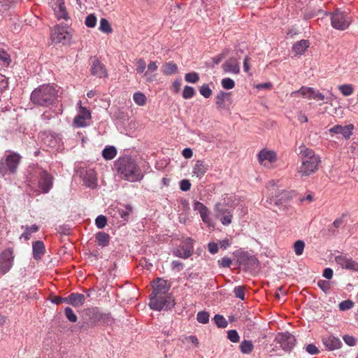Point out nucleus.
<instances>
[{
  "label": "nucleus",
  "instance_id": "59",
  "mask_svg": "<svg viewBox=\"0 0 358 358\" xmlns=\"http://www.w3.org/2000/svg\"><path fill=\"white\" fill-rule=\"evenodd\" d=\"M228 53V50H223L222 52L216 55L215 57H212V60L215 64L217 65L220 63V62L224 59L227 54Z\"/></svg>",
  "mask_w": 358,
  "mask_h": 358
},
{
  "label": "nucleus",
  "instance_id": "4",
  "mask_svg": "<svg viewBox=\"0 0 358 358\" xmlns=\"http://www.w3.org/2000/svg\"><path fill=\"white\" fill-rule=\"evenodd\" d=\"M7 152L8 154L0 159V177L15 175L22 160V156L19 153Z\"/></svg>",
  "mask_w": 358,
  "mask_h": 358
},
{
  "label": "nucleus",
  "instance_id": "62",
  "mask_svg": "<svg viewBox=\"0 0 358 358\" xmlns=\"http://www.w3.org/2000/svg\"><path fill=\"white\" fill-rule=\"evenodd\" d=\"M191 183L189 180L183 179L180 182V189L183 192H187L190 189Z\"/></svg>",
  "mask_w": 358,
  "mask_h": 358
},
{
  "label": "nucleus",
  "instance_id": "25",
  "mask_svg": "<svg viewBox=\"0 0 358 358\" xmlns=\"http://www.w3.org/2000/svg\"><path fill=\"white\" fill-rule=\"evenodd\" d=\"M241 264L249 268H256L258 266L259 261L255 256H250L248 253L243 254L240 258Z\"/></svg>",
  "mask_w": 358,
  "mask_h": 358
},
{
  "label": "nucleus",
  "instance_id": "64",
  "mask_svg": "<svg viewBox=\"0 0 358 358\" xmlns=\"http://www.w3.org/2000/svg\"><path fill=\"white\" fill-rule=\"evenodd\" d=\"M13 4V1L10 0H0V6L3 11L8 10Z\"/></svg>",
  "mask_w": 358,
  "mask_h": 358
},
{
  "label": "nucleus",
  "instance_id": "56",
  "mask_svg": "<svg viewBox=\"0 0 358 358\" xmlns=\"http://www.w3.org/2000/svg\"><path fill=\"white\" fill-rule=\"evenodd\" d=\"M199 214H200L202 221L204 223L208 224L210 223L211 219L209 217L210 211L208 209V208H206L205 209H203V210L201 211V213H199Z\"/></svg>",
  "mask_w": 358,
  "mask_h": 358
},
{
  "label": "nucleus",
  "instance_id": "12",
  "mask_svg": "<svg viewBox=\"0 0 358 358\" xmlns=\"http://www.w3.org/2000/svg\"><path fill=\"white\" fill-rule=\"evenodd\" d=\"M277 342L285 351H290L295 345V337L289 332L279 334L276 337Z\"/></svg>",
  "mask_w": 358,
  "mask_h": 358
},
{
  "label": "nucleus",
  "instance_id": "8",
  "mask_svg": "<svg viewBox=\"0 0 358 358\" xmlns=\"http://www.w3.org/2000/svg\"><path fill=\"white\" fill-rule=\"evenodd\" d=\"M228 203L229 202L224 198V202L218 203L215 206L216 217L224 226L230 224L233 217L232 210L229 207Z\"/></svg>",
  "mask_w": 358,
  "mask_h": 358
},
{
  "label": "nucleus",
  "instance_id": "36",
  "mask_svg": "<svg viewBox=\"0 0 358 358\" xmlns=\"http://www.w3.org/2000/svg\"><path fill=\"white\" fill-rule=\"evenodd\" d=\"M229 93L224 92H220L215 97V103L219 109L224 107V101L229 96Z\"/></svg>",
  "mask_w": 358,
  "mask_h": 358
},
{
  "label": "nucleus",
  "instance_id": "10",
  "mask_svg": "<svg viewBox=\"0 0 358 358\" xmlns=\"http://www.w3.org/2000/svg\"><path fill=\"white\" fill-rule=\"evenodd\" d=\"M193 243L194 240L192 238H186L180 245L173 250V255L182 259L189 258L193 254Z\"/></svg>",
  "mask_w": 358,
  "mask_h": 358
},
{
  "label": "nucleus",
  "instance_id": "58",
  "mask_svg": "<svg viewBox=\"0 0 358 358\" xmlns=\"http://www.w3.org/2000/svg\"><path fill=\"white\" fill-rule=\"evenodd\" d=\"M343 339L349 346H355L356 345L357 339L352 336L344 335Z\"/></svg>",
  "mask_w": 358,
  "mask_h": 358
},
{
  "label": "nucleus",
  "instance_id": "57",
  "mask_svg": "<svg viewBox=\"0 0 358 358\" xmlns=\"http://www.w3.org/2000/svg\"><path fill=\"white\" fill-rule=\"evenodd\" d=\"M50 301L57 305H59L62 303H69L68 296L67 297H62V296H52L50 298Z\"/></svg>",
  "mask_w": 358,
  "mask_h": 358
},
{
  "label": "nucleus",
  "instance_id": "20",
  "mask_svg": "<svg viewBox=\"0 0 358 358\" xmlns=\"http://www.w3.org/2000/svg\"><path fill=\"white\" fill-rule=\"evenodd\" d=\"M322 343L325 348L331 351L341 348L343 345L341 340L333 335L323 337Z\"/></svg>",
  "mask_w": 358,
  "mask_h": 358
},
{
  "label": "nucleus",
  "instance_id": "21",
  "mask_svg": "<svg viewBox=\"0 0 358 358\" xmlns=\"http://www.w3.org/2000/svg\"><path fill=\"white\" fill-rule=\"evenodd\" d=\"M258 160L262 165L266 166V162L271 164L276 160V154L273 151L262 150L258 154Z\"/></svg>",
  "mask_w": 358,
  "mask_h": 358
},
{
  "label": "nucleus",
  "instance_id": "53",
  "mask_svg": "<svg viewBox=\"0 0 358 358\" xmlns=\"http://www.w3.org/2000/svg\"><path fill=\"white\" fill-rule=\"evenodd\" d=\"M308 99L323 101L324 99V95L320 93L319 91L312 88V91H310V94L308 95Z\"/></svg>",
  "mask_w": 358,
  "mask_h": 358
},
{
  "label": "nucleus",
  "instance_id": "45",
  "mask_svg": "<svg viewBox=\"0 0 358 358\" xmlns=\"http://www.w3.org/2000/svg\"><path fill=\"white\" fill-rule=\"evenodd\" d=\"M185 80L190 83H196L199 80V73L196 72L186 73L185 76Z\"/></svg>",
  "mask_w": 358,
  "mask_h": 358
},
{
  "label": "nucleus",
  "instance_id": "54",
  "mask_svg": "<svg viewBox=\"0 0 358 358\" xmlns=\"http://www.w3.org/2000/svg\"><path fill=\"white\" fill-rule=\"evenodd\" d=\"M234 293L236 298H238L241 300H245V292L244 287L242 286H236L234 287Z\"/></svg>",
  "mask_w": 358,
  "mask_h": 358
},
{
  "label": "nucleus",
  "instance_id": "2",
  "mask_svg": "<svg viewBox=\"0 0 358 358\" xmlns=\"http://www.w3.org/2000/svg\"><path fill=\"white\" fill-rule=\"evenodd\" d=\"M58 91L50 84L36 88L30 95L31 101L39 106L48 107L57 102Z\"/></svg>",
  "mask_w": 358,
  "mask_h": 358
},
{
  "label": "nucleus",
  "instance_id": "23",
  "mask_svg": "<svg viewBox=\"0 0 358 358\" xmlns=\"http://www.w3.org/2000/svg\"><path fill=\"white\" fill-rule=\"evenodd\" d=\"M91 118V113L86 108L80 107L78 115L74 119V123L80 127L86 126L85 120Z\"/></svg>",
  "mask_w": 358,
  "mask_h": 358
},
{
  "label": "nucleus",
  "instance_id": "26",
  "mask_svg": "<svg viewBox=\"0 0 358 358\" xmlns=\"http://www.w3.org/2000/svg\"><path fill=\"white\" fill-rule=\"evenodd\" d=\"M69 304L74 306L79 307L83 306L85 301V296L83 294L73 292L68 296Z\"/></svg>",
  "mask_w": 358,
  "mask_h": 358
},
{
  "label": "nucleus",
  "instance_id": "40",
  "mask_svg": "<svg viewBox=\"0 0 358 358\" xmlns=\"http://www.w3.org/2000/svg\"><path fill=\"white\" fill-rule=\"evenodd\" d=\"M215 323L219 328H225L227 326V322L225 318L219 314L215 315L213 318Z\"/></svg>",
  "mask_w": 358,
  "mask_h": 358
},
{
  "label": "nucleus",
  "instance_id": "15",
  "mask_svg": "<svg viewBox=\"0 0 358 358\" xmlns=\"http://www.w3.org/2000/svg\"><path fill=\"white\" fill-rule=\"evenodd\" d=\"M80 177L83 178V180L85 186L92 189H94L97 186L96 176L95 172L92 169L81 171Z\"/></svg>",
  "mask_w": 358,
  "mask_h": 358
},
{
  "label": "nucleus",
  "instance_id": "28",
  "mask_svg": "<svg viewBox=\"0 0 358 358\" xmlns=\"http://www.w3.org/2000/svg\"><path fill=\"white\" fill-rule=\"evenodd\" d=\"M54 10L58 19H68V13L64 6V0H57L56 7Z\"/></svg>",
  "mask_w": 358,
  "mask_h": 358
},
{
  "label": "nucleus",
  "instance_id": "47",
  "mask_svg": "<svg viewBox=\"0 0 358 358\" xmlns=\"http://www.w3.org/2000/svg\"><path fill=\"white\" fill-rule=\"evenodd\" d=\"M317 286L326 294L328 293L331 289V283L328 280H318Z\"/></svg>",
  "mask_w": 358,
  "mask_h": 358
},
{
  "label": "nucleus",
  "instance_id": "6",
  "mask_svg": "<svg viewBox=\"0 0 358 358\" xmlns=\"http://www.w3.org/2000/svg\"><path fill=\"white\" fill-rule=\"evenodd\" d=\"M175 303L171 295H150L149 306L152 310H170L174 306Z\"/></svg>",
  "mask_w": 358,
  "mask_h": 358
},
{
  "label": "nucleus",
  "instance_id": "43",
  "mask_svg": "<svg viewBox=\"0 0 358 358\" xmlns=\"http://www.w3.org/2000/svg\"><path fill=\"white\" fill-rule=\"evenodd\" d=\"M200 94L205 98L208 99L212 95V90L208 84H203L199 87Z\"/></svg>",
  "mask_w": 358,
  "mask_h": 358
},
{
  "label": "nucleus",
  "instance_id": "63",
  "mask_svg": "<svg viewBox=\"0 0 358 358\" xmlns=\"http://www.w3.org/2000/svg\"><path fill=\"white\" fill-rule=\"evenodd\" d=\"M306 350L310 355H317L320 352L318 348L314 344H308L306 346Z\"/></svg>",
  "mask_w": 358,
  "mask_h": 358
},
{
  "label": "nucleus",
  "instance_id": "32",
  "mask_svg": "<svg viewBox=\"0 0 358 358\" xmlns=\"http://www.w3.org/2000/svg\"><path fill=\"white\" fill-rule=\"evenodd\" d=\"M22 229L24 228V232L21 235L20 238H24L26 241L30 239L31 234L33 233H36L39 230V227L36 224H33L31 226H22Z\"/></svg>",
  "mask_w": 358,
  "mask_h": 358
},
{
  "label": "nucleus",
  "instance_id": "29",
  "mask_svg": "<svg viewBox=\"0 0 358 358\" xmlns=\"http://www.w3.org/2000/svg\"><path fill=\"white\" fill-rule=\"evenodd\" d=\"M309 45L310 43L308 40L302 39L293 45L292 51L296 55H302L306 52Z\"/></svg>",
  "mask_w": 358,
  "mask_h": 358
},
{
  "label": "nucleus",
  "instance_id": "16",
  "mask_svg": "<svg viewBox=\"0 0 358 358\" xmlns=\"http://www.w3.org/2000/svg\"><path fill=\"white\" fill-rule=\"evenodd\" d=\"M91 320H93L94 322L106 324H110L113 322V319L110 313H102L97 309L93 310Z\"/></svg>",
  "mask_w": 358,
  "mask_h": 358
},
{
  "label": "nucleus",
  "instance_id": "7",
  "mask_svg": "<svg viewBox=\"0 0 358 358\" xmlns=\"http://www.w3.org/2000/svg\"><path fill=\"white\" fill-rule=\"evenodd\" d=\"M350 23L351 18L347 12L336 8L331 13V24L334 29L345 30L350 26Z\"/></svg>",
  "mask_w": 358,
  "mask_h": 358
},
{
  "label": "nucleus",
  "instance_id": "50",
  "mask_svg": "<svg viewBox=\"0 0 358 358\" xmlns=\"http://www.w3.org/2000/svg\"><path fill=\"white\" fill-rule=\"evenodd\" d=\"M95 224L98 229H103L107 224V218L106 216L100 215L95 220Z\"/></svg>",
  "mask_w": 358,
  "mask_h": 358
},
{
  "label": "nucleus",
  "instance_id": "18",
  "mask_svg": "<svg viewBox=\"0 0 358 358\" xmlns=\"http://www.w3.org/2000/svg\"><path fill=\"white\" fill-rule=\"evenodd\" d=\"M353 129L354 126L352 124L346 126L336 124L329 129V132L336 134H341L345 138L348 139L352 135Z\"/></svg>",
  "mask_w": 358,
  "mask_h": 358
},
{
  "label": "nucleus",
  "instance_id": "17",
  "mask_svg": "<svg viewBox=\"0 0 358 358\" xmlns=\"http://www.w3.org/2000/svg\"><path fill=\"white\" fill-rule=\"evenodd\" d=\"M225 73L238 74L240 73V65L236 57H230L226 60L222 66Z\"/></svg>",
  "mask_w": 358,
  "mask_h": 358
},
{
  "label": "nucleus",
  "instance_id": "61",
  "mask_svg": "<svg viewBox=\"0 0 358 358\" xmlns=\"http://www.w3.org/2000/svg\"><path fill=\"white\" fill-rule=\"evenodd\" d=\"M218 264L221 267L229 268L231 264V260L229 257H224L218 260Z\"/></svg>",
  "mask_w": 358,
  "mask_h": 358
},
{
  "label": "nucleus",
  "instance_id": "37",
  "mask_svg": "<svg viewBox=\"0 0 358 358\" xmlns=\"http://www.w3.org/2000/svg\"><path fill=\"white\" fill-rule=\"evenodd\" d=\"M133 99L137 105L141 106H144L147 101L145 95L140 92L134 94Z\"/></svg>",
  "mask_w": 358,
  "mask_h": 358
},
{
  "label": "nucleus",
  "instance_id": "13",
  "mask_svg": "<svg viewBox=\"0 0 358 358\" xmlns=\"http://www.w3.org/2000/svg\"><path fill=\"white\" fill-rule=\"evenodd\" d=\"M271 197L270 203H274L275 205L282 204L289 201L292 196L293 193L287 190L275 189V192H271Z\"/></svg>",
  "mask_w": 358,
  "mask_h": 358
},
{
  "label": "nucleus",
  "instance_id": "49",
  "mask_svg": "<svg viewBox=\"0 0 358 358\" xmlns=\"http://www.w3.org/2000/svg\"><path fill=\"white\" fill-rule=\"evenodd\" d=\"M64 313L66 318L71 322H76L78 320V317L73 313V310L70 307H66L64 309Z\"/></svg>",
  "mask_w": 358,
  "mask_h": 358
},
{
  "label": "nucleus",
  "instance_id": "1",
  "mask_svg": "<svg viewBox=\"0 0 358 358\" xmlns=\"http://www.w3.org/2000/svg\"><path fill=\"white\" fill-rule=\"evenodd\" d=\"M115 166L118 174L124 180L134 182L141 181L144 177L140 166L130 157H120Z\"/></svg>",
  "mask_w": 358,
  "mask_h": 358
},
{
  "label": "nucleus",
  "instance_id": "44",
  "mask_svg": "<svg viewBox=\"0 0 358 358\" xmlns=\"http://www.w3.org/2000/svg\"><path fill=\"white\" fill-rule=\"evenodd\" d=\"M340 92L343 96H350L353 92V87L352 85H342L338 86Z\"/></svg>",
  "mask_w": 358,
  "mask_h": 358
},
{
  "label": "nucleus",
  "instance_id": "52",
  "mask_svg": "<svg viewBox=\"0 0 358 358\" xmlns=\"http://www.w3.org/2000/svg\"><path fill=\"white\" fill-rule=\"evenodd\" d=\"M0 61L4 66H8L11 62L9 55L3 50H0Z\"/></svg>",
  "mask_w": 358,
  "mask_h": 358
},
{
  "label": "nucleus",
  "instance_id": "55",
  "mask_svg": "<svg viewBox=\"0 0 358 358\" xmlns=\"http://www.w3.org/2000/svg\"><path fill=\"white\" fill-rule=\"evenodd\" d=\"M227 338L233 343H238L240 336L236 330H229L227 332Z\"/></svg>",
  "mask_w": 358,
  "mask_h": 358
},
{
  "label": "nucleus",
  "instance_id": "60",
  "mask_svg": "<svg viewBox=\"0 0 358 358\" xmlns=\"http://www.w3.org/2000/svg\"><path fill=\"white\" fill-rule=\"evenodd\" d=\"M136 71L138 73H142L146 67V64L144 59H138L136 62Z\"/></svg>",
  "mask_w": 358,
  "mask_h": 358
},
{
  "label": "nucleus",
  "instance_id": "9",
  "mask_svg": "<svg viewBox=\"0 0 358 358\" xmlns=\"http://www.w3.org/2000/svg\"><path fill=\"white\" fill-rule=\"evenodd\" d=\"M15 255L13 248H8L0 253V273H7L13 267Z\"/></svg>",
  "mask_w": 358,
  "mask_h": 358
},
{
  "label": "nucleus",
  "instance_id": "11",
  "mask_svg": "<svg viewBox=\"0 0 358 358\" xmlns=\"http://www.w3.org/2000/svg\"><path fill=\"white\" fill-rule=\"evenodd\" d=\"M70 34L66 31V28L62 26H57L52 29L51 39L55 43L66 44L70 40Z\"/></svg>",
  "mask_w": 358,
  "mask_h": 358
},
{
  "label": "nucleus",
  "instance_id": "5",
  "mask_svg": "<svg viewBox=\"0 0 358 358\" xmlns=\"http://www.w3.org/2000/svg\"><path fill=\"white\" fill-rule=\"evenodd\" d=\"M301 165L299 171L302 176H307L317 169L320 159L311 149L304 148L303 150H301Z\"/></svg>",
  "mask_w": 358,
  "mask_h": 358
},
{
  "label": "nucleus",
  "instance_id": "27",
  "mask_svg": "<svg viewBox=\"0 0 358 358\" xmlns=\"http://www.w3.org/2000/svg\"><path fill=\"white\" fill-rule=\"evenodd\" d=\"M208 165L203 160L196 161L194 168L193 173L196 176L197 178H201L208 170Z\"/></svg>",
  "mask_w": 358,
  "mask_h": 358
},
{
  "label": "nucleus",
  "instance_id": "46",
  "mask_svg": "<svg viewBox=\"0 0 358 358\" xmlns=\"http://www.w3.org/2000/svg\"><path fill=\"white\" fill-rule=\"evenodd\" d=\"M305 248V243L303 241H296L294 244V252L296 255H302Z\"/></svg>",
  "mask_w": 358,
  "mask_h": 358
},
{
  "label": "nucleus",
  "instance_id": "14",
  "mask_svg": "<svg viewBox=\"0 0 358 358\" xmlns=\"http://www.w3.org/2000/svg\"><path fill=\"white\" fill-rule=\"evenodd\" d=\"M335 262L343 268L358 271V262L354 261L352 258L341 255L335 257Z\"/></svg>",
  "mask_w": 358,
  "mask_h": 358
},
{
  "label": "nucleus",
  "instance_id": "22",
  "mask_svg": "<svg viewBox=\"0 0 358 358\" xmlns=\"http://www.w3.org/2000/svg\"><path fill=\"white\" fill-rule=\"evenodd\" d=\"M157 284L153 285V290L150 295H162L166 294L169 289L170 286L168 285L167 281L161 278H157Z\"/></svg>",
  "mask_w": 358,
  "mask_h": 358
},
{
  "label": "nucleus",
  "instance_id": "3",
  "mask_svg": "<svg viewBox=\"0 0 358 358\" xmlns=\"http://www.w3.org/2000/svg\"><path fill=\"white\" fill-rule=\"evenodd\" d=\"M34 178H38V186L43 194L48 193L53 186V177L47 171L37 165L29 166L27 179L31 181Z\"/></svg>",
  "mask_w": 358,
  "mask_h": 358
},
{
  "label": "nucleus",
  "instance_id": "42",
  "mask_svg": "<svg viewBox=\"0 0 358 358\" xmlns=\"http://www.w3.org/2000/svg\"><path fill=\"white\" fill-rule=\"evenodd\" d=\"M96 15L94 14H90L86 17L85 24L87 27L93 28L96 26Z\"/></svg>",
  "mask_w": 358,
  "mask_h": 358
},
{
  "label": "nucleus",
  "instance_id": "33",
  "mask_svg": "<svg viewBox=\"0 0 358 358\" xmlns=\"http://www.w3.org/2000/svg\"><path fill=\"white\" fill-rule=\"evenodd\" d=\"M239 349L243 354L248 355L252 352L254 345L251 341L243 340L240 343Z\"/></svg>",
  "mask_w": 358,
  "mask_h": 358
},
{
  "label": "nucleus",
  "instance_id": "30",
  "mask_svg": "<svg viewBox=\"0 0 358 358\" xmlns=\"http://www.w3.org/2000/svg\"><path fill=\"white\" fill-rule=\"evenodd\" d=\"M95 239L99 246L104 248L109 244L110 236L104 231H99L95 234Z\"/></svg>",
  "mask_w": 358,
  "mask_h": 358
},
{
  "label": "nucleus",
  "instance_id": "34",
  "mask_svg": "<svg viewBox=\"0 0 358 358\" xmlns=\"http://www.w3.org/2000/svg\"><path fill=\"white\" fill-rule=\"evenodd\" d=\"M117 150L114 146H107L102 151V156L105 159L110 160L115 158Z\"/></svg>",
  "mask_w": 358,
  "mask_h": 358
},
{
  "label": "nucleus",
  "instance_id": "35",
  "mask_svg": "<svg viewBox=\"0 0 358 358\" xmlns=\"http://www.w3.org/2000/svg\"><path fill=\"white\" fill-rule=\"evenodd\" d=\"M133 210L132 207L130 205H127L124 206V208H118L117 213L120 215V217L124 220V221H128L129 219L130 215L131 214Z\"/></svg>",
  "mask_w": 358,
  "mask_h": 358
},
{
  "label": "nucleus",
  "instance_id": "19",
  "mask_svg": "<svg viewBox=\"0 0 358 358\" xmlns=\"http://www.w3.org/2000/svg\"><path fill=\"white\" fill-rule=\"evenodd\" d=\"M91 73L92 75L98 78H103L107 76L106 69L98 59H94L92 62Z\"/></svg>",
  "mask_w": 358,
  "mask_h": 358
},
{
  "label": "nucleus",
  "instance_id": "48",
  "mask_svg": "<svg viewBox=\"0 0 358 358\" xmlns=\"http://www.w3.org/2000/svg\"><path fill=\"white\" fill-rule=\"evenodd\" d=\"M353 306H354L353 301L350 299H348V300L341 301L339 303L338 307H339L340 310L345 311V310L351 309L353 307Z\"/></svg>",
  "mask_w": 358,
  "mask_h": 358
},
{
  "label": "nucleus",
  "instance_id": "51",
  "mask_svg": "<svg viewBox=\"0 0 358 358\" xmlns=\"http://www.w3.org/2000/svg\"><path fill=\"white\" fill-rule=\"evenodd\" d=\"M221 84L222 87L226 90L233 89L235 86L234 81L229 78H223L221 81Z\"/></svg>",
  "mask_w": 358,
  "mask_h": 358
},
{
  "label": "nucleus",
  "instance_id": "41",
  "mask_svg": "<svg viewBox=\"0 0 358 358\" xmlns=\"http://www.w3.org/2000/svg\"><path fill=\"white\" fill-rule=\"evenodd\" d=\"M209 313L206 311H199L196 315V320L199 323L207 324L209 321Z\"/></svg>",
  "mask_w": 358,
  "mask_h": 358
},
{
  "label": "nucleus",
  "instance_id": "24",
  "mask_svg": "<svg viewBox=\"0 0 358 358\" xmlns=\"http://www.w3.org/2000/svg\"><path fill=\"white\" fill-rule=\"evenodd\" d=\"M33 257L35 260H39L45 254V248L43 241H36L32 243Z\"/></svg>",
  "mask_w": 358,
  "mask_h": 358
},
{
  "label": "nucleus",
  "instance_id": "38",
  "mask_svg": "<svg viewBox=\"0 0 358 358\" xmlns=\"http://www.w3.org/2000/svg\"><path fill=\"white\" fill-rule=\"evenodd\" d=\"M196 94V91L193 87L186 85L185 86L182 96L185 99H189L192 98Z\"/></svg>",
  "mask_w": 358,
  "mask_h": 358
},
{
  "label": "nucleus",
  "instance_id": "31",
  "mask_svg": "<svg viewBox=\"0 0 358 358\" xmlns=\"http://www.w3.org/2000/svg\"><path fill=\"white\" fill-rule=\"evenodd\" d=\"M178 66L173 62H166L162 68L164 74L169 76L177 73Z\"/></svg>",
  "mask_w": 358,
  "mask_h": 358
},
{
  "label": "nucleus",
  "instance_id": "39",
  "mask_svg": "<svg viewBox=\"0 0 358 358\" xmlns=\"http://www.w3.org/2000/svg\"><path fill=\"white\" fill-rule=\"evenodd\" d=\"M99 30L106 34L111 33L113 31L109 22L105 18L100 20Z\"/></svg>",
  "mask_w": 358,
  "mask_h": 358
}]
</instances>
